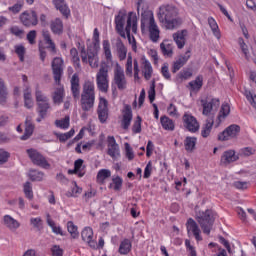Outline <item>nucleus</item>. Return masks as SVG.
I'll return each instance as SVG.
<instances>
[{
    "label": "nucleus",
    "mask_w": 256,
    "mask_h": 256,
    "mask_svg": "<svg viewBox=\"0 0 256 256\" xmlns=\"http://www.w3.org/2000/svg\"><path fill=\"white\" fill-rule=\"evenodd\" d=\"M103 55L106 60V67L114 66L113 85L119 89V91H125L127 89V77L125 76V70L119 65V62L113 60V53H111V43L109 40H104L102 43Z\"/></svg>",
    "instance_id": "1"
},
{
    "label": "nucleus",
    "mask_w": 256,
    "mask_h": 256,
    "mask_svg": "<svg viewBox=\"0 0 256 256\" xmlns=\"http://www.w3.org/2000/svg\"><path fill=\"white\" fill-rule=\"evenodd\" d=\"M158 19L160 23L168 29L173 31V29H178L181 27L183 21L179 18V9L173 5H162L159 8Z\"/></svg>",
    "instance_id": "2"
},
{
    "label": "nucleus",
    "mask_w": 256,
    "mask_h": 256,
    "mask_svg": "<svg viewBox=\"0 0 256 256\" xmlns=\"http://www.w3.org/2000/svg\"><path fill=\"white\" fill-rule=\"evenodd\" d=\"M141 32L145 35L149 33V37L153 43H157L159 41L160 30L157 22L155 21V16L153 15V11L148 8H141Z\"/></svg>",
    "instance_id": "3"
},
{
    "label": "nucleus",
    "mask_w": 256,
    "mask_h": 256,
    "mask_svg": "<svg viewBox=\"0 0 256 256\" xmlns=\"http://www.w3.org/2000/svg\"><path fill=\"white\" fill-rule=\"evenodd\" d=\"M35 97L37 102V112L39 114V118H37V122L41 123V120L44 117H47V111L51 109V104H49V98L43 94V91L39 89V87H36L35 90Z\"/></svg>",
    "instance_id": "4"
},
{
    "label": "nucleus",
    "mask_w": 256,
    "mask_h": 256,
    "mask_svg": "<svg viewBox=\"0 0 256 256\" xmlns=\"http://www.w3.org/2000/svg\"><path fill=\"white\" fill-rule=\"evenodd\" d=\"M196 221L199 223L203 233L209 235L215 218H213V212L211 210H206L196 214Z\"/></svg>",
    "instance_id": "5"
},
{
    "label": "nucleus",
    "mask_w": 256,
    "mask_h": 256,
    "mask_svg": "<svg viewBox=\"0 0 256 256\" xmlns=\"http://www.w3.org/2000/svg\"><path fill=\"white\" fill-rule=\"evenodd\" d=\"M132 33L137 34V14L135 12H129L128 24L125 27L128 43L132 45L133 51H137V41L135 36H131Z\"/></svg>",
    "instance_id": "6"
},
{
    "label": "nucleus",
    "mask_w": 256,
    "mask_h": 256,
    "mask_svg": "<svg viewBox=\"0 0 256 256\" xmlns=\"http://www.w3.org/2000/svg\"><path fill=\"white\" fill-rule=\"evenodd\" d=\"M82 63H88L92 69L99 67V52L93 47H88L87 51L85 47H82L80 52Z\"/></svg>",
    "instance_id": "7"
},
{
    "label": "nucleus",
    "mask_w": 256,
    "mask_h": 256,
    "mask_svg": "<svg viewBox=\"0 0 256 256\" xmlns=\"http://www.w3.org/2000/svg\"><path fill=\"white\" fill-rule=\"evenodd\" d=\"M96 85L102 93L109 91V69L107 67H100L96 73Z\"/></svg>",
    "instance_id": "8"
},
{
    "label": "nucleus",
    "mask_w": 256,
    "mask_h": 256,
    "mask_svg": "<svg viewBox=\"0 0 256 256\" xmlns=\"http://www.w3.org/2000/svg\"><path fill=\"white\" fill-rule=\"evenodd\" d=\"M129 21V13L127 15V12L125 10L119 11L118 15L115 17V25H116V31L119 33L120 36L123 37V39H127V36L125 35V23L126 26Z\"/></svg>",
    "instance_id": "9"
},
{
    "label": "nucleus",
    "mask_w": 256,
    "mask_h": 256,
    "mask_svg": "<svg viewBox=\"0 0 256 256\" xmlns=\"http://www.w3.org/2000/svg\"><path fill=\"white\" fill-rule=\"evenodd\" d=\"M27 153H28V157H30L34 165H37L38 167H42L43 169H49V167H51V164L47 162V159L44 158V156L41 153H39V151L35 149H28Z\"/></svg>",
    "instance_id": "10"
},
{
    "label": "nucleus",
    "mask_w": 256,
    "mask_h": 256,
    "mask_svg": "<svg viewBox=\"0 0 256 256\" xmlns=\"http://www.w3.org/2000/svg\"><path fill=\"white\" fill-rule=\"evenodd\" d=\"M239 133H241V127L237 124H232L218 135V139L219 141H229L237 138Z\"/></svg>",
    "instance_id": "11"
},
{
    "label": "nucleus",
    "mask_w": 256,
    "mask_h": 256,
    "mask_svg": "<svg viewBox=\"0 0 256 256\" xmlns=\"http://www.w3.org/2000/svg\"><path fill=\"white\" fill-rule=\"evenodd\" d=\"M184 128L190 133H197L199 131L201 125L195 116H192L189 113H185L182 117Z\"/></svg>",
    "instance_id": "12"
},
{
    "label": "nucleus",
    "mask_w": 256,
    "mask_h": 256,
    "mask_svg": "<svg viewBox=\"0 0 256 256\" xmlns=\"http://www.w3.org/2000/svg\"><path fill=\"white\" fill-rule=\"evenodd\" d=\"M201 105L203 107L202 114L206 115V117H209V115H213L214 111H217L219 109V99L213 98V99H202Z\"/></svg>",
    "instance_id": "13"
},
{
    "label": "nucleus",
    "mask_w": 256,
    "mask_h": 256,
    "mask_svg": "<svg viewBox=\"0 0 256 256\" xmlns=\"http://www.w3.org/2000/svg\"><path fill=\"white\" fill-rule=\"evenodd\" d=\"M20 21L25 27H35L39 23L37 18V12L35 11H25L20 15Z\"/></svg>",
    "instance_id": "14"
},
{
    "label": "nucleus",
    "mask_w": 256,
    "mask_h": 256,
    "mask_svg": "<svg viewBox=\"0 0 256 256\" xmlns=\"http://www.w3.org/2000/svg\"><path fill=\"white\" fill-rule=\"evenodd\" d=\"M187 37H189V31L178 30L172 34V39L176 43L178 49H183L187 44Z\"/></svg>",
    "instance_id": "15"
},
{
    "label": "nucleus",
    "mask_w": 256,
    "mask_h": 256,
    "mask_svg": "<svg viewBox=\"0 0 256 256\" xmlns=\"http://www.w3.org/2000/svg\"><path fill=\"white\" fill-rule=\"evenodd\" d=\"M52 71L55 82L59 85L61 83V76L63 75V59L54 58L52 61Z\"/></svg>",
    "instance_id": "16"
},
{
    "label": "nucleus",
    "mask_w": 256,
    "mask_h": 256,
    "mask_svg": "<svg viewBox=\"0 0 256 256\" xmlns=\"http://www.w3.org/2000/svg\"><path fill=\"white\" fill-rule=\"evenodd\" d=\"M235 161H239V155L236 154L235 150H226L220 158L221 165L225 167L231 165V163H235Z\"/></svg>",
    "instance_id": "17"
},
{
    "label": "nucleus",
    "mask_w": 256,
    "mask_h": 256,
    "mask_svg": "<svg viewBox=\"0 0 256 256\" xmlns=\"http://www.w3.org/2000/svg\"><path fill=\"white\" fill-rule=\"evenodd\" d=\"M191 59V51L188 50L184 55H180L176 61L173 62L172 73H177L180 69L185 67L187 61Z\"/></svg>",
    "instance_id": "18"
},
{
    "label": "nucleus",
    "mask_w": 256,
    "mask_h": 256,
    "mask_svg": "<svg viewBox=\"0 0 256 256\" xmlns=\"http://www.w3.org/2000/svg\"><path fill=\"white\" fill-rule=\"evenodd\" d=\"M188 233H193L196 241H202L203 238L201 237V229H199V225L197 222L193 220V218H189L186 224Z\"/></svg>",
    "instance_id": "19"
},
{
    "label": "nucleus",
    "mask_w": 256,
    "mask_h": 256,
    "mask_svg": "<svg viewBox=\"0 0 256 256\" xmlns=\"http://www.w3.org/2000/svg\"><path fill=\"white\" fill-rule=\"evenodd\" d=\"M81 237L92 249H97V242L93 240V229L86 227L82 230Z\"/></svg>",
    "instance_id": "20"
},
{
    "label": "nucleus",
    "mask_w": 256,
    "mask_h": 256,
    "mask_svg": "<svg viewBox=\"0 0 256 256\" xmlns=\"http://www.w3.org/2000/svg\"><path fill=\"white\" fill-rule=\"evenodd\" d=\"M80 103L84 111H91L95 105V95L81 94Z\"/></svg>",
    "instance_id": "21"
},
{
    "label": "nucleus",
    "mask_w": 256,
    "mask_h": 256,
    "mask_svg": "<svg viewBox=\"0 0 256 256\" xmlns=\"http://www.w3.org/2000/svg\"><path fill=\"white\" fill-rule=\"evenodd\" d=\"M3 225L6 226L9 231L15 233L19 227H21V223L13 218L11 215H5L3 217Z\"/></svg>",
    "instance_id": "22"
},
{
    "label": "nucleus",
    "mask_w": 256,
    "mask_h": 256,
    "mask_svg": "<svg viewBox=\"0 0 256 256\" xmlns=\"http://www.w3.org/2000/svg\"><path fill=\"white\" fill-rule=\"evenodd\" d=\"M108 102L105 98H100L99 106H98V117L101 123H105L108 117Z\"/></svg>",
    "instance_id": "23"
},
{
    "label": "nucleus",
    "mask_w": 256,
    "mask_h": 256,
    "mask_svg": "<svg viewBox=\"0 0 256 256\" xmlns=\"http://www.w3.org/2000/svg\"><path fill=\"white\" fill-rule=\"evenodd\" d=\"M115 49L118 55V59L120 61H125V59H127V47L125 46L121 38L116 39Z\"/></svg>",
    "instance_id": "24"
},
{
    "label": "nucleus",
    "mask_w": 256,
    "mask_h": 256,
    "mask_svg": "<svg viewBox=\"0 0 256 256\" xmlns=\"http://www.w3.org/2000/svg\"><path fill=\"white\" fill-rule=\"evenodd\" d=\"M71 91L74 99H79L81 95V87L79 85V75L77 73L73 74L71 80Z\"/></svg>",
    "instance_id": "25"
},
{
    "label": "nucleus",
    "mask_w": 256,
    "mask_h": 256,
    "mask_svg": "<svg viewBox=\"0 0 256 256\" xmlns=\"http://www.w3.org/2000/svg\"><path fill=\"white\" fill-rule=\"evenodd\" d=\"M141 68L144 79L149 81V79L153 77V66H151V62L145 58H142Z\"/></svg>",
    "instance_id": "26"
},
{
    "label": "nucleus",
    "mask_w": 256,
    "mask_h": 256,
    "mask_svg": "<svg viewBox=\"0 0 256 256\" xmlns=\"http://www.w3.org/2000/svg\"><path fill=\"white\" fill-rule=\"evenodd\" d=\"M214 123H215V120L213 119V116H210L207 118L201 130V136L203 137V139H207V137H210L211 131L213 130Z\"/></svg>",
    "instance_id": "27"
},
{
    "label": "nucleus",
    "mask_w": 256,
    "mask_h": 256,
    "mask_svg": "<svg viewBox=\"0 0 256 256\" xmlns=\"http://www.w3.org/2000/svg\"><path fill=\"white\" fill-rule=\"evenodd\" d=\"M83 159H78L74 162V169L73 170H68V173L70 175H73L75 173L78 175V177H84L85 176V166H83Z\"/></svg>",
    "instance_id": "28"
},
{
    "label": "nucleus",
    "mask_w": 256,
    "mask_h": 256,
    "mask_svg": "<svg viewBox=\"0 0 256 256\" xmlns=\"http://www.w3.org/2000/svg\"><path fill=\"white\" fill-rule=\"evenodd\" d=\"M160 49L162 51V55H164V57H173V42L169 41V40H165L160 44Z\"/></svg>",
    "instance_id": "29"
},
{
    "label": "nucleus",
    "mask_w": 256,
    "mask_h": 256,
    "mask_svg": "<svg viewBox=\"0 0 256 256\" xmlns=\"http://www.w3.org/2000/svg\"><path fill=\"white\" fill-rule=\"evenodd\" d=\"M133 120V112L131 111L130 106H126L122 119V127L123 129H129V125H131V121Z\"/></svg>",
    "instance_id": "30"
},
{
    "label": "nucleus",
    "mask_w": 256,
    "mask_h": 256,
    "mask_svg": "<svg viewBox=\"0 0 256 256\" xmlns=\"http://www.w3.org/2000/svg\"><path fill=\"white\" fill-rule=\"evenodd\" d=\"M82 95H95V82L85 80L82 86Z\"/></svg>",
    "instance_id": "31"
},
{
    "label": "nucleus",
    "mask_w": 256,
    "mask_h": 256,
    "mask_svg": "<svg viewBox=\"0 0 256 256\" xmlns=\"http://www.w3.org/2000/svg\"><path fill=\"white\" fill-rule=\"evenodd\" d=\"M160 123L165 131H175V122H173L171 118L162 116L160 118Z\"/></svg>",
    "instance_id": "32"
},
{
    "label": "nucleus",
    "mask_w": 256,
    "mask_h": 256,
    "mask_svg": "<svg viewBox=\"0 0 256 256\" xmlns=\"http://www.w3.org/2000/svg\"><path fill=\"white\" fill-rule=\"evenodd\" d=\"M197 145V138L188 136L184 140V146L188 153H193L195 151V146Z\"/></svg>",
    "instance_id": "33"
},
{
    "label": "nucleus",
    "mask_w": 256,
    "mask_h": 256,
    "mask_svg": "<svg viewBox=\"0 0 256 256\" xmlns=\"http://www.w3.org/2000/svg\"><path fill=\"white\" fill-rule=\"evenodd\" d=\"M208 25L216 39H221V31L219 30V25H217V21L213 19V17L208 18Z\"/></svg>",
    "instance_id": "34"
},
{
    "label": "nucleus",
    "mask_w": 256,
    "mask_h": 256,
    "mask_svg": "<svg viewBox=\"0 0 256 256\" xmlns=\"http://www.w3.org/2000/svg\"><path fill=\"white\" fill-rule=\"evenodd\" d=\"M109 177H111V170L101 169L100 171H98L96 181L97 183H99V185H103V183H105V180L109 179Z\"/></svg>",
    "instance_id": "35"
},
{
    "label": "nucleus",
    "mask_w": 256,
    "mask_h": 256,
    "mask_svg": "<svg viewBox=\"0 0 256 256\" xmlns=\"http://www.w3.org/2000/svg\"><path fill=\"white\" fill-rule=\"evenodd\" d=\"M131 240L124 239L119 246V253L120 255H127L131 252Z\"/></svg>",
    "instance_id": "36"
},
{
    "label": "nucleus",
    "mask_w": 256,
    "mask_h": 256,
    "mask_svg": "<svg viewBox=\"0 0 256 256\" xmlns=\"http://www.w3.org/2000/svg\"><path fill=\"white\" fill-rule=\"evenodd\" d=\"M42 35H43L44 41H46V44L49 45L48 49H50V51H52L53 53H57V49L55 48V43L51 39V34L49 33V31L43 30Z\"/></svg>",
    "instance_id": "37"
},
{
    "label": "nucleus",
    "mask_w": 256,
    "mask_h": 256,
    "mask_svg": "<svg viewBox=\"0 0 256 256\" xmlns=\"http://www.w3.org/2000/svg\"><path fill=\"white\" fill-rule=\"evenodd\" d=\"M67 231H68L71 239H78L79 238V230L77 228V225H75V223L69 221L67 223Z\"/></svg>",
    "instance_id": "38"
},
{
    "label": "nucleus",
    "mask_w": 256,
    "mask_h": 256,
    "mask_svg": "<svg viewBox=\"0 0 256 256\" xmlns=\"http://www.w3.org/2000/svg\"><path fill=\"white\" fill-rule=\"evenodd\" d=\"M191 91H199L203 87V76H197L194 81L189 82Z\"/></svg>",
    "instance_id": "39"
},
{
    "label": "nucleus",
    "mask_w": 256,
    "mask_h": 256,
    "mask_svg": "<svg viewBox=\"0 0 256 256\" xmlns=\"http://www.w3.org/2000/svg\"><path fill=\"white\" fill-rule=\"evenodd\" d=\"M51 29L56 35H61V33H63V21L57 18L54 22H52Z\"/></svg>",
    "instance_id": "40"
},
{
    "label": "nucleus",
    "mask_w": 256,
    "mask_h": 256,
    "mask_svg": "<svg viewBox=\"0 0 256 256\" xmlns=\"http://www.w3.org/2000/svg\"><path fill=\"white\" fill-rule=\"evenodd\" d=\"M191 77H193V72L189 70H183L176 76V82L183 83L184 81H187V79H191Z\"/></svg>",
    "instance_id": "41"
},
{
    "label": "nucleus",
    "mask_w": 256,
    "mask_h": 256,
    "mask_svg": "<svg viewBox=\"0 0 256 256\" xmlns=\"http://www.w3.org/2000/svg\"><path fill=\"white\" fill-rule=\"evenodd\" d=\"M35 129V126L29 122V120H26V127H25V132L24 135L21 136L22 141H27L31 135H33V131Z\"/></svg>",
    "instance_id": "42"
},
{
    "label": "nucleus",
    "mask_w": 256,
    "mask_h": 256,
    "mask_svg": "<svg viewBox=\"0 0 256 256\" xmlns=\"http://www.w3.org/2000/svg\"><path fill=\"white\" fill-rule=\"evenodd\" d=\"M28 177L32 181H43V179L45 178V173L38 170H30Z\"/></svg>",
    "instance_id": "43"
},
{
    "label": "nucleus",
    "mask_w": 256,
    "mask_h": 256,
    "mask_svg": "<svg viewBox=\"0 0 256 256\" xmlns=\"http://www.w3.org/2000/svg\"><path fill=\"white\" fill-rule=\"evenodd\" d=\"M229 113H231V107L229 106V104H222L221 110L218 115L219 123H221V120L225 119V117H227Z\"/></svg>",
    "instance_id": "44"
},
{
    "label": "nucleus",
    "mask_w": 256,
    "mask_h": 256,
    "mask_svg": "<svg viewBox=\"0 0 256 256\" xmlns=\"http://www.w3.org/2000/svg\"><path fill=\"white\" fill-rule=\"evenodd\" d=\"M108 155L114 161H117L119 159V157H121V150L119 149V146H114V147L108 148Z\"/></svg>",
    "instance_id": "45"
},
{
    "label": "nucleus",
    "mask_w": 256,
    "mask_h": 256,
    "mask_svg": "<svg viewBox=\"0 0 256 256\" xmlns=\"http://www.w3.org/2000/svg\"><path fill=\"white\" fill-rule=\"evenodd\" d=\"M110 189H114V191H121V187H123V179L117 176L112 179V184H110Z\"/></svg>",
    "instance_id": "46"
},
{
    "label": "nucleus",
    "mask_w": 256,
    "mask_h": 256,
    "mask_svg": "<svg viewBox=\"0 0 256 256\" xmlns=\"http://www.w3.org/2000/svg\"><path fill=\"white\" fill-rule=\"evenodd\" d=\"M47 224L51 227L53 233L56 235H63V231H61V227H57L53 219H51V215L47 214Z\"/></svg>",
    "instance_id": "47"
},
{
    "label": "nucleus",
    "mask_w": 256,
    "mask_h": 256,
    "mask_svg": "<svg viewBox=\"0 0 256 256\" xmlns=\"http://www.w3.org/2000/svg\"><path fill=\"white\" fill-rule=\"evenodd\" d=\"M16 55H18L20 61L23 63L25 61V53H27V50L25 49V46L19 44L14 47Z\"/></svg>",
    "instance_id": "48"
},
{
    "label": "nucleus",
    "mask_w": 256,
    "mask_h": 256,
    "mask_svg": "<svg viewBox=\"0 0 256 256\" xmlns=\"http://www.w3.org/2000/svg\"><path fill=\"white\" fill-rule=\"evenodd\" d=\"M81 188L77 187V183H72V188L67 192V197H79L81 195Z\"/></svg>",
    "instance_id": "49"
},
{
    "label": "nucleus",
    "mask_w": 256,
    "mask_h": 256,
    "mask_svg": "<svg viewBox=\"0 0 256 256\" xmlns=\"http://www.w3.org/2000/svg\"><path fill=\"white\" fill-rule=\"evenodd\" d=\"M23 191L27 199H33V186L31 182H26L23 186Z\"/></svg>",
    "instance_id": "50"
},
{
    "label": "nucleus",
    "mask_w": 256,
    "mask_h": 256,
    "mask_svg": "<svg viewBox=\"0 0 256 256\" xmlns=\"http://www.w3.org/2000/svg\"><path fill=\"white\" fill-rule=\"evenodd\" d=\"M30 225H32V227H34V229L37 231H41L43 229V220L41 217L31 218Z\"/></svg>",
    "instance_id": "51"
},
{
    "label": "nucleus",
    "mask_w": 256,
    "mask_h": 256,
    "mask_svg": "<svg viewBox=\"0 0 256 256\" xmlns=\"http://www.w3.org/2000/svg\"><path fill=\"white\" fill-rule=\"evenodd\" d=\"M244 95L247 101H249L250 105H252L254 109H256V94L251 92L250 90H245Z\"/></svg>",
    "instance_id": "52"
},
{
    "label": "nucleus",
    "mask_w": 256,
    "mask_h": 256,
    "mask_svg": "<svg viewBox=\"0 0 256 256\" xmlns=\"http://www.w3.org/2000/svg\"><path fill=\"white\" fill-rule=\"evenodd\" d=\"M70 55L72 57V61H73L74 65H77L78 67H80L81 59L79 58V52L77 51V49L76 48H72L70 50Z\"/></svg>",
    "instance_id": "53"
},
{
    "label": "nucleus",
    "mask_w": 256,
    "mask_h": 256,
    "mask_svg": "<svg viewBox=\"0 0 256 256\" xmlns=\"http://www.w3.org/2000/svg\"><path fill=\"white\" fill-rule=\"evenodd\" d=\"M126 75H133V57L131 56V54L128 55L126 62Z\"/></svg>",
    "instance_id": "54"
},
{
    "label": "nucleus",
    "mask_w": 256,
    "mask_h": 256,
    "mask_svg": "<svg viewBox=\"0 0 256 256\" xmlns=\"http://www.w3.org/2000/svg\"><path fill=\"white\" fill-rule=\"evenodd\" d=\"M57 11H60L62 15H65V0H53Z\"/></svg>",
    "instance_id": "55"
},
{
    "label": "nucleus",
    "mask_w": 256,
    "mask_h": 256,
    "mask_svg": "<svg viewBox=\"0 0 256 256\" xmlns=\"http://www.w3.org/2000/svg\"><path fill=\"white\" fill-rule=\"evenodd\" d=\"M148 98L150 103H153L155 101V80L151 81L150 89L148 91Z\"/></svg>",
    "instance_id": "56"
},
{
    "label": "nucleus",
    "mask_w": 256,
    "mask_h": 256,
    "mask_svg": "<svg viewBox=\"0 0 256 256\" xmlns=\"http://www.w3.org/2000/svg\"><path fill=\"white\" fill-rule=\"evenodd\" d=\"M241 157H251V155H255V149L251 147H245L240 150Z\"/></svg>",
    "instance_id": "57"
},
{
    "label": "nucleus",
    "mask_w": 256,
    "mask_h": 256,
    "mask_svg": "<svg viewBox=\"0 0 256 256\" xmlns=\"http://www.w3.org/2000/svg\"><path fill=\"white\" fill-rule=\"evenodd\" d=\"M238 43H239V45L242 49V52L244 53L247 61H249V49L247 48V44H245V41L243 40V38H239Z\"/></svg>",
    "instance_id": "58"
},
{
    "label": "nucleus",
    "mask_w": 256,
    "mask_h": 256,
    "mask_svg": "<svg viewBox=\"0 0 256 256\" xmlns=\"http://www.w3.org/2000/svg\"><path fill=\"white\" fill-rule=\"evenodd\" d=\"M53 99L54 103H63V88L55 91Z\"/></svg>",
    "instance_id": "59"
},
{
    "label": "nucleus",
    "mask_w": 256,
    "mask_h": 256,
    "mask_svg": "<svg viewBox=\"0 0 256 256\" xmlns=\"http://www.w3.org/2000/svg\"><path fill=\"white\" fill-rule=\"evenodd\" d=\"M153 172V163L149 161L144 169V179H149L151 173Z\"/></svg>",
    "instance_id": "60"
},
{
    "label": "nucleus",
    "mask_w": 256,
    "mask_h": 256,
    "mask_svg": "<svg viewBox=\"0 0 256 256\" xmlns=\"http://www.w3.org/2000/svg\"><path fill=\"white\" fill-rule=\"evenodd\" d=\"M133 133H141V118L140 116H137L136 120L134 121V124L132 126Z\"/></svg>",
    "instance_id": "61"
},
{
    "label": "nucleus",
    "mask_w": 256,
    "mask_h": 256,
    "mask_svg": "<svg viewBox=\"0 0 256 256\" xmlns=\"http://www.w3.org/2000/svg\"><path fill=\"white\" fill-rule=\"evenodd\" d=\"M161 73L164 77V79H167L169 81V79H171V73L169 72V64L165 63L163 64L162 68H161Z\"/></svg>",
    "instance_id": "62"
},
{
    "label": "nucleus",
    "mask_w": 256,
    "mask_h": 256,
    "mask_svg": "<svg viewBox=\"0 0 256 256\" xmlns=\"http://www.w3.org/2000/svg\"><path fill=\"white\" fill-rule=\"evenodd\" d=\"M168 115L170 117H179V113L177 112V107L173 104H170L167 108Z\"/></svg>",
    "instance_id": "63"
},
{
    "label": "nucleus",
    "mask_w": 256,
    "mask_h": 256,
    "mask_svg": "<svg viewBox=\"0 0 256 256\" xmlns=\"http://www.w3.org/2000/svg\"><path fill=\"white\" fill-rule=\"evenodd\" d=\"M52 256H63V249L61 247L54 245L51 248Z\"/></svg>",
    "instance_id": "64"
}]
</instances>
